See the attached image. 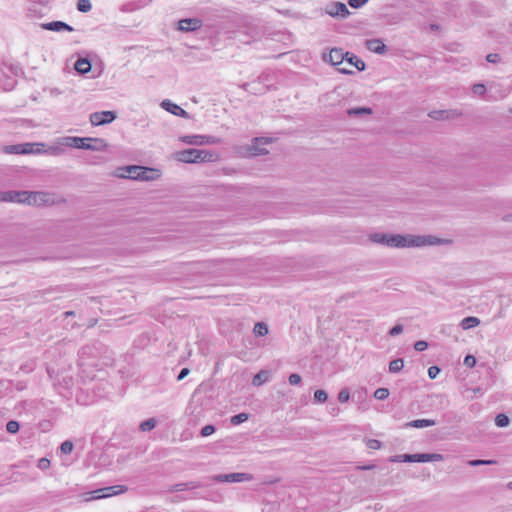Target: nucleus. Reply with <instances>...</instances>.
Masks as SVG:
<instances>
[{
  "mask_svg": "<svg viewBox=\"0 0 512 512\" xmlns=\"http://www.w3.org/2000/svg\"><path fill=\"white\" fill-rule=\"evenodd\" d=\"M370 241L388 247L405 248L421 247L425 245L438 244L440 240L433 236H404L400 234L373 233L369 236Z\"/></svg>",
  "mask_w": 512,
  "mask_h": 512,
  "instance_id": "nucleus-1",
  "label": "nucleus"
},
{
  "mask_svg": "<svg viewBox=\"0 0 512 512\" xmlns=\"http://www.w3.org/2000/svg\"><path fill=\"white\" fill-rule=\"evenodd\" d=\"M175 160L183 163H209L219 159V155L211 150L189 148L173 154Z\"/></svg>",
  "mask_w": 512,
  "mask_h": 512,
  "instance_id": "nucleus-2",
  "label": "nucleus"
},
{
  "mask_svg": "<svg viewBox=\"0 0 512 512\" xmlns=\"http://www.w3.org/2000/svg\"><path fill=\"white\" fill-rule=\"evenodd\" d=\"M22 74V68L17 64L0 63V88L9 91L16 84V77Z\"/></svg>",
  "mask_w": 512,
  "mask_h": 512,
  "instance_id": "nucleus-3",
  "label": "nucleus"
},
{
  "mask_svg": "<svg viewBox=\"0 0 512 512\" xmlns=\"http://www.w3.org/2000/svg\"><path fill=\"white\" fill-rule=\"evenodd\" d=\"M179 140L188 145L202 146V145H213L220 144L222 142L221 138L215 137L212 135H184L179 138Z\"/></svg>",
  "mask_w": 512,
  "mask_h": 512,
  "instance_id": "nucleus-4",
  "label": "nucleus"
},
{
  "mask_svg": "<svg viewBox=\"0 0 512 512\" xmlns=\"http://www.w3.org/2000/svg\"><path fill=\"white\" fill-rule=\"evenodd\" d=\"M32 197L31 191H2L0 192L1 202H15V203H27L30 204V198Z\"/></svg>",
  "mask_w": 512,
  "mask_h": 512,
  "instance_id": "nucleus-5",
  "label": "nucleus"
},
{
  "mask_svg": "<svg viewBox=\"0 0 512 512\" xmlns=\"http://www.w3.org/2000/svg\"><path fill=\"white\" fill-rule=\"evenodd\" d=\"M65 199L61 196L49 192H35L34 191V204L38 206H51L55 204L64 203Z\"/></svg>",
  "mask_w": 512,
  "mask_h": 512,
  "instance_id": "nucleus-6",
  "label": "nucleus"
},
{
  "mask_svg": "<svg viewBox=\"0 0 512 512\" xmlns=\"http://www.w3.org/2000/svg\"><path fill=\"white\" fill-rule=\"evenodd\" d=\"M115 119L116 113L114 111L94 112L90 115V122L93 126L109 124Z\"/></svg>",
  "mask_w": 512,
  "mask_h": 512,
  "instance_id": "nucleus-7",
  "label": "nucleus"
},
{
  "mask_svg": "<svg viewBox=\"0 0 512 512\" xmlns=\"http://www.w3.org/2000/svg\"><path fill=\"white\" fill-rule=\"evenodd\" d=\"M346 57L348 54L342 48H332L328 54H323V60L333 66L340 65Z\"/></svg>",
  "mask_w": 512,
  "mask_h": 512,
  "instance_id": "nucleus-8",
  "label": "nucleus"
},
{
  "mask_svg": "<svg viewBox=\"0 0 512 512\" xmlns=\"http://www.w3.org/2000/svg\"><path fill=\"white\" fill-rule=\"evenodd\" d=\"M327 14L334 18L345 19L350 15L346 4L342 2H333L326 10Z\"/></svg>",
  "mask_w": 512,
  "mask_h": 512,
  "instance_id": "nucleus-9",
  "label": "nucleus"
},
{
  "mask_svg": "<svg viewBox=\"0 0 512 512\" xmlns=\"http://www.w3.org/2000/svg\"><path fill=\"white\" fill-rule=\"evenodd\" d=\"M410 462H440L444 460V456L439 453H417L409 454Z\"/></svg>",
  "mask_w": 512,
  "mask_h": 512,
  "instance_id": "nucleus-10",
  "label": "nucleus"
},
{
  "mask_svg": "<svg viewBox=\"0 0 512 512\" xmlns=\"http://www.w3.org/2000/svg\"><path fill=\"white\" fill-rule=\"evenodd\" d=\"M214 479L218 482H246L250 481L252 476L247 473H230L217 475Z\"/></svg>",
  "mask_w": 512,
  "mask_h": 512,
  "instance_id": "nucleus-11",
  "label": "nucleus"
},
{
  "mask_svg": "<svg viewBox=\"0 0 512 512\" xmlns=\"http://www.w3.org/2000/svg\"><path fill=\"white\" fill-rule=\"evenodd\" d=\"M202 27V20L199 18H185L178 22V29L183 32H192Z\"/></svg>",
  "mask_w": 512,
  "mask_h": 512,
  "instance_id": "nucleus-12",
  "label": "nucleus"
},
{
  "mask_svg": "<svg viewBox=\"0 0 512 512\" xmlns=\"http://www.w3.org/2000/svg\"><path fill=\"white\" fill-rule=\"evenodd\" d=\"M161 107L175 116H179V117H182L185 119L190 118V115L187 111H185L179 105L173 103L172 101H170L168 99H165L162 101Z\"/></svg>",
  "mask_w": 512,
  "mask_h": 512,
  "instance_id": "nucleus-13",
  "label": "nucleus"
},
{
  "mask_svg": "<svg viewBox=\"0 0 512 512\" xmlns=\"http://www.w3.org/2000/svg\"><path fill=\"white\" fill-rule=\"evenodd\" d=\"M365 47L369 51L376 53L378 55H383L387 51V46L384 44V42L380 38L366 40Z\"/></svg>",
  "mask_w": 512,
  "mask_h": 512,
  "instance_id": "nucleus-14",
  "label": "nucleus"
},
{
  "mask_svg": "<svg viewBox=\"0 0 512 512\" xmlns=\"http://www.w3.org/2000/svg\"><path fill=\"white\" fill-rule=\"evenodd\" d=\"M91 140V137H64L62 144L67 147L81 149L86 148V142H91Z\"/></svg>",
  "mask_w": 512,
  "mask_h": 512,
  "instance_id": "nucleus-15",
  "label": "nucleus"
},
{
  "mask_svg": "<svg viewBox=\"0 0 512 512\" xmlns=\"http://www.w3.org/2000/svg\"><path fill=\"white\" fill-rule=\"evenodd\" d=\"M41 28L44 30L54 31V32H60V31H67L72 32L74 31V28L70 26L69 24L63 22V21H52L48 23H42Z\"/></svg>",
  "mask_w": 512,
  "mask_h": 512,
  "instance_id": "nucleus-16",
  "label": "nucleus"
},
{
  "mask_svg": "<svg viewBox=\"0 0 512 512\" xmlns=\"http://www.w3.org/2000/svg\"><path fill=\"white\" fill-rule=\"evenodd\" d=\"M140 170H142V166L138 165H130L119 168L117 171V176L121 178H129L132 180H138L135 176L140 174Z\"/></svg>",
  "mask_w": 512,
  "mask_h": 512,
  "instance_id": "nucleus-17",
  "label": "nucleus"
},
{
  "mask_svg": "<svg viewBox=\"0 0 512 512\" xmlns=\"http://www.w3.org/2000/svg\"><path fill=\"white\" fill-rule=\"evenodd\" d=\"M4 152L7 154H31L32 143L8 145L4 147Z\"/></svg>",
  "mask_w": 512,
  "mask_h": 512,
  "instance_id": "nucleus-18",
  "label": "nucleus"
},
{
  "mask_svg": "<svg viewBox=\"0 0 512 512\" xmlns=\"http://www.w3.org/2000/svg\"><path fill=\"white\" fill-rule=\"evenodd\" d=\"M46 145L43 143H34V154H49V155H60L64 152V149L60 146H49L45 148Z\"/></svg>",
  "mask_w": 512,
  "mask_h": 512,
  "instance_id": "nucleus-19",
  "label": "nucleus"
},
{
  "mask_svg": "<svg viewBox=\"0 0 512 512\" xmlns=\"http://www.w3.org/2000/svg\"><path fill=\"white\" fill-rule=\"evenodd\" d=\"M140 174H137L135 177L141 181H152L156 180L159 176V170L149 167L142 166V170L139 171Z\"/></svg>",
  "mask_w": 512,
  "mask_h": 512,
  "instance_id": "nucleus-20",
  "label": "nucleus"
},
{
  "mask_svg": "<svg viewBox=\"0 0 512 512\" xmlns=\"http://www.w3.org/2000/svg\"><path fill=\"white\" fill-rule=\"evenodd\" d=\"M86 148H82L83 150H92V151H105L108 147L107 142L102 138H92L91 142H86Z\"/></svg>",
  "mask_w": 512,
  "mask_h": 512,
  "instance_id": "nucleus-21",
  "label": "nucleus"
},
{
  "mask_svg": "<svg viewBox=\"0 0 512 512\" xmlns=\"http://www.w3.org/2000/svg\"><path fill=\"white\" fill-rule=\"evenodd\" d=\"M271 378V371L269 370H261L259 371L252 379V384L254 386H261L264 383L268 382Z\"/></svg>",
  "mask_w": 512,
  "mask_h": 512,
  "instance_id": "nucleus-22",
  "label": "nucleus"
},
{
  "mask_svg": "<svg viewBox=\"0 0 512 512\" xmlns=\"http://www.w3.org/2000/svg\"><path fill=\"white\" fill-rule=\"evenodd\" d=\"M91 67V63L87 58H79L74 65L75 70L82 75L88 73Z\"/></svg>",
  "mask_w": 512,
  "mask_h": 512,
  "instance_id": "nucleus-23",
  "label": "nucleus"
},
{
  "mask_svg": "<svg viewBox=\"0 0 512 512\" xmlns=\"http://www.w3.org/2000/svg\"><path fill=\"white\" fill-rule=\"evenodd\" d=\"M347 54H348V57H346L345 60L349 64L356 67V69L358 71H364L366 69V64L363 60H361L360 58H358L355 54H353L351 52H347Z\"/></svg>",
  "mask_w": 512,
  "mask_h": 512,
  "instance_id": "nucleus-24",
  "label": "nucleus"
},
{
  "mask_svg": "<svg viewBox=\"0 0 512 512\" xmlns=\"http://www.w3.org/2000/svg\"><path fill=\"white\" fill-rule=\"evenodd\" d=\"M83 501L89 502L95 499H101L105 497H109V494H104L103 490L97 489L94 491L86 492L81 495Z\"/></svg>",
  "mask_w": 512,
  "mask_h": 512,
  "instance_id": "nucleus-25",
  "label": "nucleus"
},
{
  "mask_svg": "<svg viewBox=\"0 0 512 512\" xmlns=\"http://www.w3.org/2000/svg\"><path fill=\"white\" fill-rule=\"evenodd\" d=\"M436 422L432 419H417L411 422H408L406 426L414 427V428H424L434 426Z\"/></svg>",
  "mask_w": 512,
  "mask_h": 512,
  "instance_id": "nucleus-26",
  "label": "nucleus"
},
{
  "mask_svg": "<svg viewBox=\"0 0 512 512\" xmlns=\"http://www.w3.org/2000/svg\"><path fill=\"white\" fill-rule=\"evenodd\" d=\"M347 114L350 117H359L364 114L370 115V114H372V109L369 107H355V108L348 109Z\"/></svg>",
  "mask_w": 512,
  "mask_h": 512,
  "instance_id": "nucleus-27",
  "label": "nucleus"
},
{
  "mask_svg": "<svg viewBox=\"0 0 512 512\" xmlns=\"http://www.w3.org/2000/svg\"><path fill=\"white\" fill-rule=\"evenodd\" d=\"M100 490H103L104 494H109V496H111V495H118V494L126 492L127 487H125L123 485H115V486L101 488Z\"/></svg>",
  "mask_w": 512,
  "mask_h": 512,
  "instance_id": "nucleus-28",
  "label": "nucleus"
},
{
  "mask_svg": "<svg viewBox=\"0 0 512 512\" xmlns=\"http://www.w3.org/2000/svg\"><path fill=\"white\" fill-rule=\"evenodd\" d=\"M479 323L480 320L477 317L469 316L464 318L461 321L460 325L464 330H467L476 327L477 325H479Z\"/></svg>",
  "mask_w": 512,
  "mask_h": 512,
  "instance_id": "nucleus-29",
  "label": "nucleus"
},
{
  "mask_svg": "<svg viewBox=\"0 0 512 512\" xmlns=\"http://www.w3.org/2000/svg\"><path fill=\"white\" fill-rule=\"evenodd\" d=\"M244 86L247 91L253 94H262L266 90V88L262 86L260 82L247 83Z\"/></svg>",
  "mask_w": 512,
  "mask_h": 512,
  "instance_id": "nucleus-30",
  "label": "nucleus"
},
{
  "mask_svg": "<svg viewBox=\"0 0 512 512\" xmlns=\"http://www.w3.org/2000/svg\"><path fill=\"white\" fill-rule=\"evenodd\" d=\"M253 332L257 336H265L268 333V326L264 322H258L255 324Z\"/></svg>",
  "mask_w": 512,
  "mask_h": 512,
  "instance_id": "nucleus-31",
  "label": "nucleus"
},
{
  "mask_svg": "<svg viewBox=\"0 0 512 512\" xmlns=\"http://www.w3.org/2000/svg\"><path fill=\"white\" fill-rule=\"evenodd\" d=\"M155 426H156V420L154 418H150V419H147V420L143 421L140 424L139 429L142 432H147V431H150V430L154 429Z\"/></svg>",
  "mask_w": 512,
  "mask_h": 512,
  "instance_id": "nucleus-32",
  "label": "nucleus"
},
{
  "mask_svg": "<svg viewBox=\"0 0 512 512\" xmlns=\"http://www.w3.org/2000/svg\"><path fill=\"white\" fill-rule=\"evenodd\" d=\"M249 419V414L247 413H239L237 415H234L230 419V423L232 425H239Z\"/></svg>",
  "mask_w": 512,
  "mask_h": 512,
  "instance_id": "nucleus-33",
  "label": "nucleus"
},
{
  "mask_svg": "<svg viewBox=\"0 0 512 512\" xmlns=\"http://www.w3.org/2000/svg\"><path fill=\"white\" fill-rule=\"evenodd\" d=\"M11 391V382L5 379L0 380V398L8 395Z\"/></svg>",
  "mask_w": 512,
  "mask_h": 512,
  "instance_id": "nucleus-34",
  "label": "nucleus"
},
{
  "mask_svg": "<svg viewBox=\"0 0 512 512\" xmlns=\"http://www.w3.org/2000/svg\"><path fill=\"white\" fill-rule=\"evenodd\" d=\"M403 366H404V362L402 359H395L390 362L389 371L392 373L399 372L400 370H402Z\"/></svg>",
  "mask_w": 512,
  "mask_h": 512,
  "instance_id": "nucleus-35",
  "label": "nucleus"
},
{
  "mask_svg": "<svg viewBox=\"0 0 512 512\" xmlns=\"http://www.w3.org/2000/svg\"><path fill=\"white\" fill-rule=\"evenodd\" d=\"M78 11L87 13L92 9V4L89 0H79L77 3Z\"/></svg>",
  "mask_w": 512,
  "mask_h": 512,
  "instance_id": "nucleus-36",
  "label": "nucleus"
},
{
  "mask_svg": "<svg viewBox=\"0 0 512 512\" xmlns=\"http://www.w3.org/2000/svg\"><path fill=\"white\" fill-rule=\"evenodd\" d=\"M19 429H20V424H19V422L15 421V420H10L6 424V430L10 434L17 433L19 431Z\"/></svg>",
  "mask_w": 512,
  "mask_h": 512,
  "instance_id": "nucleus-37",
  "label": "nucleus"
},
{
  "mask_svg": "<svg viewBox=\"0 0 512 512\" xmlns=\"http://www.w3.org/2000/svg\"><path fill=\"white\" fill-rule=\"evenodd\" d=\"M448 111L445 110H435L429 113V116L435 120H442L448 118Z\"/></svg>",
  "mask_w": 512,
  "mask_h": 512,
  "instance_id": "nucleus-38",
  "label": "nucleus"
},
{
  "mask_svg": "<svg viewBox=\"0 0 512 512\" xmlns=\"http://www.w3.org/2000/svg\"><path fill=\"white\" fill-rule=\"evenodd\" d=\"M495 424L498 427H506L509 424V418L505 414H498L495 417Z\"/></svg>",
  "mask_w": 512,
  "mask_h": 512,
  "instance_id": "nucleus-39",
  "label": "nucleus"
},
{
  "mask_svg": "<svg viewBox=\"0 0 512 512\" xmlns=\"http://www.w3.org/2000/svg\"><path fill=\"white\" fill-rule=\"evenodd\" d=\"M389 396V390L387 388H378L374 392V397L378 400H385Z\"/></svg>",
  "mask_w": 512,
  "mask_h": 512,
  "instance_id": "nucleus-40",
  "label": "nucleus"
},
{
  "mask_svg": "<svg viewBox=\"0 0 512 512\" xmlns=\"http://www.w3.org/2000/svg\"><path fill=\"white\" fill-rule=\"evenodd\" d=\"M472 92L475 95L483 96L486 93V87L482 83H476L472 86Z\"/></svg>",
  "mask_w": 512,
  "mask_h": 512,
  "instance_id": "nucleus-41",
  "label": "nucleus"
},
{
  "mask_svg": "<svg viewBox=\"0 0 512 512\" xmlns=\"http://www.w3.org/2000/svg\"><path fill=\"white\" fill-rule=\"evenodd\" d=\"M74 445L71 441L67 440L64 441L61 446L60 450L63 454H70L73 451Z\"/></svg>",
  "mask_w": 512,
  "mask_h": 512,
  "instance_id": "nucleus-42",
  "label": "nucleus"
},
{
  "mask_svg": "<svg viewBox=\"0 0 512 512\" xmlns=\"http://www.w3.org/2000/svg\"><path fill=\"white\" fill-rule=\"evenodd\" d=\"M314 398L316 401H318L320 403H324L327 400L328 395H327L326 391H324V390H316L314 392Z\"/></svg>",
  "mask_w": 512,
  "mask_h": 512,
  "instance_id": "nucleus-43",
  "label": "nucleus"
},
{
  "mask_svg": "<svg viewBox=\"0 0 512 512\" xmlns=\"http://www.w3.org/2000/svg\"><path fill=\"white\" fill-rule=\"evenodd\" d=\"M366 445L371 450H379L382 447V443L377 439H368Z\"/></svg>",
  "mask_w": 512,
  "mask_h": 512,
  "instance_id": "nucleus-44",
  "label": "nucleus"
},
{
  "mask_svg": "<svg viewBox=\"0 0 512 512\" xmlns=\"http://www.w3.org/2000/svg\"><path fill=\"white\" fill-rule=\"evenodd\" d=\"M390 462H410L409 454L395 455L389 458Z\"/></svg>",
  "mask_w": 512,
  "mask_h": 512,
  "instance_id": "nucleus-45",
  "label": "nucleus"
},
{
  "mask_svg": "<svg viewBox=\"0 0 512 512\" xmlns=\"http://www.w3.org/2000/svg\"><path fill=\"white\" fill-rule=\"evenodd\" d=\"M261 139L259 138H255L254 139V144L252 145L251 147V151L254 155H264V154H267L268 151L266 149H259L256 144L258 143V141H260Z\"/></svg>",
  "mask_w": 512,
  "mask_h": 512,
  "instance_id": "nucleus-46",
  "label": "nucleus"
},
{
  "mask_svg": "<svg viewBox=\"0 0 512 512\" xmlns=\"http://www.w3.org/2000/svg\"><path fill=\"white\" fill-rule=\"evenodd\" d=\"M496 464L494 460H470L468 465L470 466H480V465H492Z\"/></svg>",
  "mask_w": 512,
  "mask_h": 512,
  "instance_id": "nucleus-47",
  "label": "nucleus"
},
{
  "mask_svg": "<svg viewBox=\"0 0 512 512\" xmlns=\"http://www.w3.org/2000/svg\"><path fill=\"white\" fill-rule=\"evenodd\" d=\"M214 432L215 427L213 425H206L201 429L200 434L202 437H208L212 435Z\"/></svg>",
  "mask_w": 512,
  "mask_h": 512,
  "instance_id": "nucleus-48",
  "label": "nucleus"
},
{
  "mask_svg": "<svg viewBox=\"0 0 512 512\" xmlns=\"http://www.w3.org/2000/svg\"><path fill=\"white\" fill-rule=\"evenodd\" d=\"M428 343L424 340H419L415 342L414 349L416 352H423L428 348Z\"/></svg>",
  "mask_w": 512,
  "mask_h": 512,
  "instance_id": "nucleus-49",
  "label": "nucleus"
},
{
  "mask_svg": "<svg viewBox=\"0 0 512 512\" xmlns=\"http://www.w3.org/2000/svg\"><path fill=\"white\" fill-rule=\"evenodd\" d=\"M476 362H477L476 358L472 354H467V356L464 358V361H463L464 365L469 368L474 367Z\"/></svg>",
  "mask_w": 512,
  "mask_h": 512,
  "instance_id": "nucleus-50",
  "label": "nucleus"
},
{
  "mask_svg": "<svg viewBox=\"0 0 512 512\" xmlns=\"http://www.w3.org/2000/svg\"><path fill=\"white\" fill-rule=\"evenodd\" d=\"M368 2V0H348V4L350 7L354 8V9H358V8H361L362 6H364L366 3Z\"/></svg>",
  "mask_w": 512,
  "mask_h": 512,
  "instance_id": "nucleus-51",
  "label": "nucleus"
},
{
  "mask_svg": "<svg viewBox=\"0 0 512 512\" xmlns=\"http://www.w3.org/2000/svg\"><path fill=\"white\" fill-rule=\"evenodd\" d=\"M350 394L347 389H342L338 394V400L341 403H346L349 400Z\"/></svg>",
  "mask_w": 512,
  "mask_h": 512,
  "instance_id": "nucleus-52",
  "label": "nucleus"
},
{
  "mask_svg": "<svg viewBox=\"0 0 512 512\" xmlns=\"http://www.w3.org/2000/svg\"><path fill=\"white\" fill-rule=\"evenodd\" d=\"M403 332V325L402 324H396L394 327H392L389 330L390 336H397Z\"/></svg>",
  "mask_w": 512,
  "mask_h": 512,
  "instance_id": "nucleus-53",
  "label": "nucleus"
},
{
  "mask_svg": "<svg viewBox=\"0 0 512 512\" xmlns=\"http://www.w3.org/2000/svg\"><path fill=\"white\" fill-rule=\"evenodd\" d=\"M486 60H487V62H489V63L496 64V63L500 62L501 57H500V55H499V54H497V53H490V54H488V55L486 56Z\"/></svg>",
  "mask_w": 512,
  "mask_h": 512,
  "instance_id": "nucleus-54",
  "label": "nucleus"
},
{
  "mask_svg": "<svg viewBox=\"0 0 512 512\" xmlns=\"http://www.w3.org/2000/svg\"><path fill=\"white\" fill-rule=\"evenodd\" d=\"M288 380L291 385H298L301 382V376L299 374L293 373L289 376Z\"/></svg>",
  "mask_w": 512,
  "mask_h": 512,
  "instance_id": "nucleus-55",
  "label": "nucleus"
},
{
  "mask_svg": "<svg viewBox=\"0 0 512 512\" xmlns=\"http://www.w3.org/2000/svg\"><path fill=\"white\" fill-rule=\"evenodd\" d=\"M439 373H440V369L437 366H431L428 369V376L431 379H435Z\"/></svg>",
  "mask_w": 512,
  "mask_h": 512,
  "instance_id": "nucleus-56",
  "label": "nucleus"
},
{
  "mask_svg": "<svg viewBox=\"0 0 512 512\" xmlns=\"http://www.w3.org/2000/svg\"><path fill=\"white\" fill-rule=\"evenodd\" d=\"M49 466H50V460L47 458H42L38 461V467L40 469L45 470V469L49 468Z\"/></svg>",
  "mask_w": 512,
  "mask_h": 512,
  "instance_id": "nucleus-57",
  "label": "nucleus"
},
{
  "mask_svg": "<svg viewBox=\"0 0 512 512\" xmlns=\"http://www.w3.org/2000/svg\"><path fill=\"white\" fill-rule=\"evenodd\" d=\"M187 487L186 483L176 484L172 487V491H184Z\"/></svg>",
  "mask_w": 512,
  "mask_h": 512,
  "instance_id": "nucleus-58",
  "label": "nucleus"
},
{
  "mask_svg": "<svg viewBox=\"0 0 512 512\" xmlns=\"http://www.w3.org/2000/svg\"><path fill=\"white\" fill-rule=\"evenodd\" d=\"M189 369L188 368H183L181 370V372L179 373L178 377H177V380L180 381V380H183L188 374H189Z\"/></svg>",
  "mask_w": 512,
  "mask_h": 512,
  "instance_id": "nucleus-59",
  "label": "nucleus"
},
{
  "mask_svg": "<svg viewBox=\"0 0 512 512\" xmlns=\"http://www.w3.org/2000/svg\"><path fill=\"white\" fill-rule=\"evenodd\" d=\"M469 391H471L475 396H481L483 394V390L481 387H475L473 389H470Z\"/></svg>",
  "mask_w": 512,
  "mask_h": 512,
  "instance_id": "nucleus-60",
  "label": "nucleus"
},
{
  "mask_svg": "<svg viewBox=\"0 0 512 512\" xmlns=\"http://www.w3.org/2000/svg\"><path fill=\"white\" fill-rule=\"evenodd\" d=\"M338 71L342 74H346V75H350V74H353V71L351 70H348L346 68H339Z\"/></svg>",
  "mask_w": 512,
  "mask_h": 512,
  "instance_id": "nucleus-61",
  "label": "nucleus"
},
{
  "mask_svg": "<svg viewBox=\"0 0 512 512\" xmlns=\"http://www.w3.org/2000/svg\"><path fill=\"white\" fill-rule=\"evenodd\" d=\"M502 221L504 222H512V214H506L502 217Z\"/></svg>",
  "mask_w": 512,
  "mask_h": 512,
  "instance_id": "nucleus-62",
  "label": "nucleus"
},
{
  "mask_svg": "<svg viewBox=\"0 0 512 512\" xmlns=\"http://www.w3.org/2000/svg\"><path fill=\"white\" fill-rule=\"evenodd\" d=\"M63 316L65 318H68L70 316H75V312L74 311H66L65 313H63Z\"/></svg>",
  "mask_w": 512,
  "mask_h": 512,
  "instance_id": "nucleus-63",
  "label": "nucleus"
},
{
  "mask_svg": "<svg viewBox=\"0 0 512 512\" xmlns=\"http://www.w3.org/2000/svg\"><path fill=\"white\" fill-rule=\"evenodd\" d=\"M430 29L431 30H438L439 29V26L437 24H431L430 25Z\"/></svg>",
  "mask_w": 512,
  "mask_h": 512,
  "instance_id": "nucleus-64",
  "label": "nucleus"
}]
</instances>
